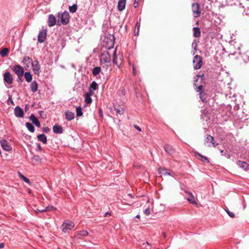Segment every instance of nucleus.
I'll return each instance as SVG.
<instances>
[{"instance_id": "obj_1", "label": "nucleus", "mask_w": 249, "mask_h": 249, "mask_svg": "<svg viewBox=\"0 0 249 249\" xmlns=\"http://www.w3.org/2000/svg\"><path fill=\"white\" fill-rule=\"evenodd\" d=\"M193 63L195 70L200 69L203 64L202 57L198 55H196L193 58Z\"/></svg>"}, {"instance_id": "obj_2", "label": "nucleus", "mask_w": 249, "mask_h": 249, "mask_svg": "<svg viewBox=\"0 0 249 249\" xmlns=\"http://www.w3.org/2000/svg\"><path fill=\"white\" fill-rule=\"evenodd\" d=\"M111 54L108 51H105L102 53L100 58L101 63L107 64V66L111 62Z\"/></svg>"}, {"instance_id": "obj_3", "label": "nucleus", "mask_w": 249, "mask_h": 249, "mask_svg": "<svg viewBox=\"0 0 249 249\" xmlns=\"http://www.w3.org/2000/svg\"><path fill=\"white\" fill-rule=\"evenodd\" d=\"M205 143L207 144V146L209 147H215L216 146L218 145V143H216L214 139V138L211 136L210 135L207 134L206 135L205 140Z\"/></svg>"}, {"instance_id": "obj_4", "label": "nucleus", "mask_w": 249, "mask_h": 249, "mask_svg": "<svg viewBox=\"0 0 249 249\" xmlns=\"http://www.w3.org/2000/svg\"><path fill=\"white\" fill-rule=\"evenodd\" d=\"M192 9L195 18H197L200 16V7L197 3H193L192 5Z\"/></svg>"}, {"instance_id": "obj_5", "label": "nucleus", "mask_w": 249, "mask_h": 249, "mask_svg": "<svg viewBox=\"0 0 249 249\" xmlns=\"http://www.w3.org/2000/svg\"><path fill=\"white\" fill-rule=\"evenodd\" d=\"M74 227V224L73 222L70 221H65L62 225V230L64 232H66L67 230H71Z\"/></svg>"}, {"instance_id": "obj_6", "label": "nucleus", "mask_w": 249, "mask_h": 249, "mask_svg": "<svg viewBox=\"0 0 249 249\" xmlns=\"http://www.w3.org/2000/svg\"><path fill=\"white\" fill-rule=\"evenodd\" d=\"M105 42L106 43V48L107 50H110L113 48L115 42L114 36H111L109 37L105 38Z\"/></svg>"}, {"instance_id": "obj_7", "label": "nucleus", "mask_w": 249, "mask_h": 249, "mask_svg": "<svg viewBox=\"0 0 249 249\" xmlns=\"http://www.w3.org/2000/svg\"><path fill=\"white\" fill-rule=\"evenodd\" d=\"M61 22L63 25L67 24L70 21L69 14L67 11L64 12L59 17Z\"/></svg>"}, {"instance_id": "obj_8", "label": "nucleus", "mask_w": 249, "mask_h": 249, "mask_svg": "<svg viewBox=\"0 0 249 249\" xmlns=\"http://www.w3.org/2000/svg\"><path fill=\"white\" fill-rule=\"evenodd\" d=\"M13 71L17 75V76L23 75L24 69L18 64L15 65L12 68Z\"/></svg>"}, {"instance_id": "obj_9", "label": "nucleus", "mask_w": 249, "mask_h": 249, "mask_svg": "<svg viewBox=\"0 0 249 249\" xmlns=\"http://www.w3.org/2000/svg\"><path fill=\"white\" fill-rule=\"evenodd\" d=\"M3 80L4 81L8 84L11 85L13 82V78L11 74V73L9 71H6L3 73Z\"/></svg>"}, {"instance_id": "obj_10", "label": "nucleus", "mask_w": 249, "mask_h": 249, "mask_svg": "<svg viewBox=\"0 0 249 249\" xmlns=\"http://www.w3.org/2000/svg\"><path fill=\"white\" fill-rule=\"evenodd\" d=\"M33 71L36 74H39L40 72V67L37 60L32 62Z\"/></svg>"}, {"instance_id": "obj_11", "label": "nucleus", "mask_w": 249, "mask_h": 249, "mask_svg": "<svg viewBox=\"0 0 249 249\" xmlns=\"http://www.w3.org/2000/svg\"><path fill=\"white\" fill-rule=\"evenodd\" d=\"M116 51H117V50L116 49L113 52V57L112 61H113V63L116 64L117 66H119L120 65H121L122 64V55L117 56L116 54Z\"/></svg>"}, {"instance_id": "obj_12", "label": "nucleus", "mask_w": 249, "mask_h": 249, "mask_svg": "<svg viewBox=\"0 0 249 249\" xmlns=\"http://www.w3.org/2000/svg\"><path fill=\"white\" fill-rule=\"evenodd\" d=\"M0 143L1 147L6 151H10L12 150V147L7 141L5 140H1L0 141Z\"/></svg>"}, {"instance_id": "obj_13", "label": "nucleus", "mask_w": 249, "mask_h": 249, "mask_svg": "<svg viewBox=\"0 0 249 249\" xmlns=\"http://www.w3.org/2000/svg\"><path fill=\"white\" fill-rule=\"evenodd\" d=\"M47 32L46 30H42L40 31L38 36V41L39 43H43L46 38Z\"/></svg>"}, {"instance_id": "obj_14", "label": "nucleus", "mask_w": 249, "mask_h": 249, "mask_svg": "<svg viewBox=\"0 0 249 249\" xmlns=\"http://www.w3.org/2000/svg\"><path fill=\"white\" fill-rule=\"evenodd\" d=\"M203 76H204V74H202V75H197L196 76V77H195V79L194 80V86L196 87L195 88V90L197 91V92H200V91H202V89L203 88V85H199V86H197L196 85V82H197L198 81V78L199 77H201L202 78H203Z\"/></svg>"}, {"instance_id": "obj_15", "label": "nucleus", "mask_w": 249, "mask_h": 249, "mask_svg": "<svg viewBox=\"0 0 249 249\" xmlns=\"http://www.w3.org/2000/svg\"><path fill=\"white\" fill-rule=\"evenodd\" d=\"M15 116L18 118H22L24 116V112L22 109L19 106H17L14 109Z\"/></svg>"}, {"instance_id": "obj_16", "label": "nucleus", "mask_w": 249, "mask_h": 249, "mask_svg": "<svg viewBox=\"0 0 249 249\" xmlns=\"http://www.w3.org/2000/svg\"><path fill=\"white\" fill-rule=\"evenodd\" d=\"M165 152L169 155H172L175 153V149L170 144H165L164 146Z\"/></svg>"}, {"instance_id": "obj_17", "label": "nucleus", "mask_w": 249, "mask_h": 249, "mask_svg": "<svg viewBox=\"0 0 249 249\" xmlns=\"http://www.w3.org/2000/svg\"><path fill=\"white\" fill-rule=\"evenodd\" d=\"M237 165L238 166L245 171H248L249 170V164H248L246 162L241 161V160H238L237 162Z\"/></svg>"}, {"instance_id": "obj_18", "label": "nucleus", "mask_w": 249, "mask_h": 249, "mask_svg": "<svg viewBox=\"0 0 249 249\" xmlns=\"http://www.w3.org/2000/svg\"><path fill=\"white\" fill-rule=\"evenodd\" d=\"M64 115L66 119L68 121L72 120L74 118V113L69 110L65 111Z\"/></svg>"}, {"instance_id": "obj_19", "label": "nucleus", "mask_w": 249, "mask_h": 249, "mask_svg": "<svg viewBox=\"0 0 249 249\" xmlns=\"http://www.w3.org/2000/svg\"><path fill=\"white\" fill-rule=\"evenodd\" d=\"M56 24L55 17L52 14L50 15L48 18V26L52 27Z\"/></svg>"}, {"instance_id": "obj_20", "label": "nucleus", "mask_w": 249, "mask_h": 249, "mask_svg": "<svg viewBox=\"0 0 249 249\" xmlns=\"http://www.w3.org/2000/svg\"><path fill=\"white\" fill-rule=\"evenodd\" d=\"M30 120L32 121L33 124H34L37 127H40V124L37 118L33 114H32L30 116Z\"/></svg>"}, {"instance_id": "obj_21", "label": "nucleus", "mask_w": 249, "mask_h": 249, "mask_svg": "<svg viewBox=\"0 0 249 249\" xmlns=\"http://www.w3.org/2000/svg\"><path fill=\"white\" fill-rule=\"evenodd\" d=\"M126 0H120L118 3V9L119 11H122L125 7Z\"/></svg>"}, {"instance_id": "obj_22", "label": "nucleus", "mask_w": 249, "mask_h": 249, "mask_svg": "<svg viewBox=\"0 0 249 249\" xmlns=\"http://www.w3.org/2000/svg\"><path fill=\"white\" fill-rule=\"evenodd\" d=\"M199 98L203 103H207L208 101L207 94L203 91H200L199 92Z\"/></svg>"}, {"instance_id": "obj_23", "label": "nucleus", "mask_w": 249, "mask_h": 249, "mask_svg": "<svg viewBox=\"0 0 249 249\" xmlns=\"http://www.w3.org/2000/svg\"><path fill=\"white\" fill-rule=\"evenodd\" d=\"M53 132L55 134H61L63 132V128L59 125H54L53 128Z\"/></svg>"}, {"instance_id": "obj_24", "label": "nucleus", "mask_w": 249, "mask_h": 249, "mask_svg": "<svg viewBox=\"0 0 249 249\" xmlns=\"http://www.w3.org/2000/svg\"><path fill=\"white\" fill-rule=\"evenodd\" d=\"M158 171L161 176L171 175L170 171L165 168L160 167L158 169Z\"/></svg>"}, {"instance_id": "obj_25", "label": "nucleus", "mask_w": 249, "mask_h": 249, "mask_svg": "<svg viewBox=\"0 0 249 249\" xmlns=\"http://www.w3.org/2000/svg\"><path fill=\"white\" fill-rule=\"evenodd\" d=\"M98 89V85L95 81H92L90 85L89 92L93 93V90Z\"/></svg>"}, {"instance_id": "obj_26", "label": "nucleus", "mask_w": 249, "mask_h": 249, "mask_svg": "<svg viewBox=\"0 0 249 249\" xmlns=\"http://www.w3.org/2000/svg\"><path fill=\"white\" fill-rule=\"evenodd\" d=\"M30 89L33 92H36L38 89V84L36 81H33L30 84Z\"/></svg>"}, {"instance_id": "obj_27", "label": "nucleus", "mask_w": 249, "mask_h": 249, "mask_svg": "<svg viewBox=\"0 0 249 249\" xmlns=\"http://www.w3.org/2000/svg\"><path fill=\"white\" fill-rule=\"evenodd\" d=\"M195 156H198L199 158H198L200 160L203 161V162H207V163H208L209 162V160L208 159V158L204 156H203L201 154H200V153H198V152H195Z\"/></svg>"}, {"instance_id": "obj_28", "label": "nucleus", "mask_w": 249, "mask_h": 249, "mask_svg": "<svg viewBox=\"0 0 249 249\" xmlns=\"http://www.w3.org/2000/svg\"><path fill=\"white\" fill-rule=\"evenodd\" d=\"M89 234V232L87 231H78L75 233V235L76 236H78L79 238L81 237H85L88 236Z\"/></svg>"}, {"instance_id": "obj_29", "label": "nucleus", "mask_w": 249, "mask_h": 249, "mask_svg": "<svg viewBox=\"0 0 249 249\" xmlns=\"http://www.w3.org/2000/svg\"><path fill=\"white\" fill-rule=\"evenodd\" d=\"M37 138L38 140L43 142L44 144L47 143V137L44 134H41L37 135Z\"/></svg>"}, {"instance_id": "obj_30", "label": "nucleus", "mask_w": 249, "mask_h": 249, "mask_svg": "<svg viewBox=\"0 0 249 249\" xmlns=\"http://www.w3.org/2000/svg\"><path fill=\"white\" fill-rule=\"evenodd\" d=\"M193 30V36L195 37H199L200 36V30L198 27H194Z\"/></svg>"}, {"instance_id": "obj_31", "label": "nucleus", "mask_w": 249, "mask_h": 249, "mask_svg": "<svg viewBox=\"0 0 249 249\" xmlns=\"http://www.w3.org/2000/svg\"><path fill=\"white\" fill-rule=\"evenodd\" d=\"M54 209V208L53 206H49L47 207L46 208V209H42V210L37 209L36 211V213H43L45 212L53 211Z\"/></svg>"}, {"instance_id": "obj_32", "label": "nucleus", "mask_w": 249, "mask_h": 249, "mask_svg": "<svg viewBox=\"0 0 249 249\" xmlns=\"http://www.w3.org/2000/svg\"><path fill=\"white\" fill-rule=\"evenodd\" d=\"M23 75L26 79V81L28 82H31L32 80L33 77L32 75L29 72H25Z\"/></svg>"}, {"instance_id": "obj_33", "label": "nucleus", "mask_w": 249, "mask_h": 249, "mask_svg": "<svg viewBox=\"0 0 249 249\" xmlns=\"http://www.w3.org/2000/svg\"><path fill=\"white\" fill-rule=\"evenodd\" d=\"M93 93L88 92V93H86L85 95V102L87 104H90L92 102V99L90 97L91 95Z\"/></svg>"}, {"instance_id": "obj_34", "label": "nucleus", "mask_w": 249, "mask_h": 249, "mask_svg": "<svg viewBox=\"0 0 249 249\" xmlns=\"http://www.w3.org/2000/svg\"><path fill=\"white\" fill-rule=\"evenodd\" d=\"M186 193H188L189 196L187 198V200L189 202L192 204H196V202L195 201V198L192 194L190 192H186Z\"/></svg>"}, {"instance_id": "obj_35", "label": "nucleus", "mask_w": 249, "mask_h": 249, "mask_svg": "<svg viewBox=\"0 0 249 249\" xmlns=\"http://www.w3.org/2000/svg\"><path fill=\"white\" fill-rule=\"evenodd\" d=\"M114 110L116 111L117 115H122L124 113V108L120 106L115 107Z\"/></svg>"}, {"instance_id": "obj_36", "label": "nucleus", "mask_w": 249, "mask_h": 249, "mask_svg": "<svg viewBox=\"0 0 249 249\" xmlns=\"http://www.w3.org/2000/svg\"><path fill=\"white\" fill-rule=\"evenodd\" d=\"M9 49L7 48H4L0 51V55L1 57H4L8 55Z\"/></svg>"}, {"instance_id": "obj_37", "label": "nucleus", "mask_w": 249, "mask_h": 249, "mask_svg": "<svg viewBox=\"0 0 249 249\" xmlns=\"http://www.w3.org/2000/svg\"><path fill=\"white\" fill-rule=\"evenodd\" d=\"M22 62L24 64H25L27 66H28V65L31 62H32V59L31 57H30L29 56H25L23 59Z\"/></svg>"}, {"instance_id": "obj_38", "label": "nucleus", "mask_w": 249, "mask_h": 249, "mask_svg": "<svg viewBox=\"0 0 249 249\" xmlns=\"http://www.w3.org/2000/svg\"><path fill=\"white\" fill-rule=\"evenodd\" d=\"M25 125H26V127L27 128V129L30 132H34L35 131V127L33 125V124H31V123H30L29 122L26 123Z\"/></svg>"}, {"instance_id": "obj_39", "label": "nucleus", "mask_w": 249, "mask_h": 249, "mask_svg": "<svg viewBox=\"0 0 249 249\" xmlns=\"http://www.w3.org/2000/svg\"><path fill=\"white\" fill-rule=\"evenodd\" d=\"M101 71V68L99 67H95L92 70V74L94 76L98 75Z\"/></svg>"}, {"instance_id": "obj_40", "label": "nucleus", "mask_w": 249, "mask_h": 249, "mask_svg": "<svg viewBox=\"0 0 249 249\" xmlns=\"http://www.w3.org/2000/svg\"><path fill=\"white\" fill-rule=\"evenodd\" d=\"M76 114L77 117H81L83 115L82 108L80 107H77L76 108Z\"/></svg>"}, {"instance_id": "obj_41", "label": "nucleus", "mask_w": 249, "mask_h": 249, "mask_svg": "<svg viewBox=\"0 0 249 249\" xmlns=\"http://www.w3.org/2000/svg\"><path fill=\"white\" fill-rule=\"evenodd\" d=\"M242 58L245 63H248L249 62V53H244L242 56Z\"/></svg>"}, {"instance_id": "obj_42", "label": "nucleus", "mask_w": 249, "mask_h": 249, "mask_svg": "<svg viewBox=\"0 0 249 249\" xmlns=\"http://www.w3.org/2000/svg\"><path fill=\"white\" fill-rule=\"evenodd\" d=\"M77 9V6L76 4H73L72 6L69 7V11L70 12L72 13H75Z\"/></svg>"}, {"instance_id": "obj_43", "label": "nucleus", "mask_w": 249, "mask_h": 249, "mask_svg": "<svg viewBox=\"0 0 249 249\" xmlns=\"http://www.w3.org/2000/svg\"><path fill=\"white\" fill-rule=\"evenodd\" d=\"M20 177L21 178H22L25 182L29 183L30 182V181L29 179L24 176L23 175L20 174Z\"/></svg>"}, {"instance_id": "obj_44", "label": "nucleus", "mask_w": 249, "mask_h": 249, "mask_svg": "<svg viewBox=\"0 0 249 249\" xmlns=\"http://www.w3.org/2000/svg\"><path fill=\"white\" fill-rule=\"evenodd\" d=\"M227 213L228 214V215L231 218L234 217L235 215L233 212H230L228 210H226Z\"/></svg>"}, {"instance_id": "obj_45", "label": "nucleus", "mask_w": 249, "mask_h": 249, "mask_svg": "<svg viewBox=\"0 0 249 249\" xmlns=\"http://www.w3.org/2000/svg\"><path fill=\"white\" fill-rule=\"evenodd\" d=\"M23 75L18 76L17 81L18 83L22 82L23 81Z\"/></svg>"}, {"instance_id": "obj_46", "label": "nucleus", "mask_w": 249, "mask_h": 249, "mask_svg": "<svg viewBox=\"0 0 249 249\" xmlns=\"http://www.w3.org/2000/svg\"><path fill=\"white\" fill-rule=\"evenodd\" d=\"M144 213H145V215H150V210L149 209V208L146 209L144 211Z\"/></svg>"}, {"instance_id": "obj_47", "label": "nucleus", "mask_w": 249, "mask_h": 249, "mask_svg": "<svg viewBox=\"0 0 249 249\" xmlns=\"http://www.w3.org/2000/svg\"><path fill=\"white\" fill-rule=\"evenodd\" d=\"M43 130L44 132H45L46 133H48L50 131V129L48 127L46 126V127H43Z\"/></svg>"}, {"instance_id": "obj_48", "label": "nucleus", "mask_w": 249, "mask_h": 249, "mask_svg": "<svg viewBox=\"0 0 249 249\" xmlns=\"http://www.w3.org/2000/svg\"><path fill=\"white\" fill-rule=\"evenodd\" d=\"M139 0H135L134 2V6L135 7H137L139 4Z\"/></svg>"}, {"instance_id": "obj_49", "label": "nucleus", "mask_w": 249, "mask_h": 249, "mask_svg": "<svg viewBox=\"0 0 249 249\" xmlns=\"http://www.w3.org/2000/svg\"><path fill=\"white\" fill-rule=\"evenodd\" d=\"M134 127L137 129L139 131H141L142 129L141 128L137 125H134Z\"/></svg>"}, {"instance_id": "obj_50", "label": "nucleus", "mask_w": 249, "mask_h": 249, "mask_svg": "<svg viewBox=\"0 0 249 249\" xmlns=\"http://www.w3.org/2000/svg\"><path fill=\"white\" fill-rule=\"evenodd\" d=\"M192 47H193L194 48V49L195 50H196V48L197 47V44H196V42H193V43H192Z\"/></svg>"}, {"instance_id": "obj_51", "label": "nucleus", "mask_w": 249, "mask_h": 249, "mask_svg": "<svg viewBox=\"0 0 249 249\" xmlns=\"http://www.w3.org/2000/svg\"><path fill=\"white\" fill-rule=\"evenodd\" d=\"M37 148L38 149V150L39 151L42 150V149L40 144H39V143L37 144Z\"/></svg>"}, {"instance_id": "obj_52", "label": "nucleus", "mask_w": 249, "mask_h": 249, "mask_svg": "<svg viewBox=\"0 0 249 249\" xmlns=\"http://www.w3.org/2000/svg\"><path fill=\"white\" fill-rule=\"evenodd\" d=\"M4 247V244L3 243H0V249H3Z\"/></svg>"}, {"instance_id": "obj_53", "label": "nucleus", "mask_w": 249, "mask_h": 249, "mask_svg": "<svg viewBox=\"0 0 249 249\" xmlns=\"http://www.w3.org/2000/svg\"><path fill=\"white\" fill-rule=\"evenodd\" d=\"M9 102H10L12 104L14 105V102L12 99V98L10 97H9Z\"/></svg>"}, {"instance_id": "obj_54", "label": "nucleus", "mask_w": 249, "mask_h": 249, "mask_svg": "<svg viewBox=\"0 0 249 249\" xmlns=\"http://www.w3.org/2000/svg\"><path fill=\"white\" fill-rule=\"evenodd\" d=\"M99 114H100V116L102 117L103 116V114L101 109H100V110H99Z\"/></svg>"}, {"instance_id": "obj_55", "label": "nucleus", "mask_w": 249, "mask_h": 249, "mask_svg": "<svg viewBox=\"0 0 249 249\" xmlns=\"http://www.w3.org/2000/svg\"><path fill=\"white\" fill-rule=\"evenodd\" d=\"M110 213L108 212H107L104 214V217H107L108 215H109Z\"/></svg>"}, {"instance_id": "obj_56", "label": "nucleus", "mask_w": 249, "mask_h": 249, "mask_svg": "<svg viewBox=\"0 0 249 249\" xmlns=\"http://www.w3.org/2000/svg\"><path fill=\"white\" fill-rule=\"evenodd\" d=\"M121 93H122V94H123V95H124V94H125V91H124V89L122 90V91H121Z\"/></svg>"}, {"instance_id": "obj_57", "label": "nucleus", "mask_w": 249, "mask_h": 249, "mask_svg": "<svg viewBox=\"0 0 249 249\" xmlns=\"http://www.w3.org/2000/svg\"><path fill=\"white\" fill-rule=\"evenodd\" d=\"M127 196H129V197H131V198H132V197H133V196H132V195H131V194H128V195H127Z\"/></svg>"}, {"instance_id": "obj_58", "label": "nucleus", "mask_w": 249, "mask_h": 249, "mask_svg": "<svg viewBox=\"0 0 249 249\" xmlns=\"http://www.w3.org/2000/svg\"><path fill=\"white\" fill-rule=\"evenodd\" d=\"M162 234H163V236L164 238H165L166 237V234H165V232H163Z\"/></svg>"}, {"instance_id": "obj_59", "label": "nucleus", "mask_w": 249, "mask_h": 249, "mask_svg": "<svg viewBox=\"0 0 249 249\" xmlns=\"http://www.w3.org/2000/svg\"><path fill=\"white\" fill-rule=\"evenodd\" d=\"M136 218H140V215H137L136 216Z\"/></svg>"}, {"instance_id": "obj_60", "label": "nucleus", "mask_w": 249, "mask_h": 249, "mask_svg": "<svg viewBox=\"0 0 249 249\" xmlns=\"http://www.w3.org/2000/svg\"><path fill=\"white\" fill-rule=\"evenodd\" d=\"M133 74H135V69H134V68L133 67Z\"/></svg>"}, {"instance_id": "obj_61", "label": "nucleus", "mask_w": 249, "mask_h": 249, "mask_svg": "<svg viewBox=\"0 0 249 249\" xmlns=\"http://www.w3.org/2000/svg\"><path fill=\"white\" fill-rule=\"evenodd\" d=\"M223 152H224V150H220V153H221V154H222Z\"/></svg>"}, {"instance_id": "obj_62", "label": "nucleus", "mask_w": 249, "mask_h": 249, "mask_svg": "<svg viewBox=\"0 0 249 249\" xmlns=\"http://www.w3.org/2000/svg\"><path fill=\"white\" fill-rule=\"evenodd\" d=\"M57 23H58V24L59 25H60V24H59V21H57Z\"/></svg>"}, {"instance_id": "obj_63", "label": "nucleus", "mask_w": 249, "mask_h": 249, "mask_svg": "<svg viewBox=\"0 0 249 249\" xmlns=\"http://www.w3.org/2000/svg\"><path fill=\"white\" fill-rule=\"evenodd\" d=\"M146 244H149L148 242H146Z\"/></svg>"}]
</instances>
